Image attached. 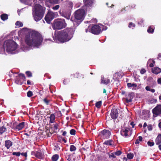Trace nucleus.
<instances>
[{"label":"nucleus","instance_id":"nucleus-1","mask_svg":"<svg viewBox=\"0 0 161 161\" xmlns=\"http://www.w3.org/2000/svg\"><path fill=\"white\" fill-rule=\"evenodd\" d=\"M25 41L29 47L25 46L22 44L21 48L23 51L25 52L30 50L32 47L39 48L42 44L43 38L40 34L33 30L30 32L29 36L25 37Z\"/></svg>","mask_w":161,"mask_h":161},{"label":"nucleus","instance_id":"nucleus-31","mask_svg":"<svg viewBox=\"0 0 161 161\" xmlns=\"http://www.w3.org/2000/svg\"><path fill=\"white\" fill-rule=\"evenodd\" d=\"M102 103L101 101H99L97 102L95 104L96 107L98 108H100L102 105Z\"/></svg>","mask_w":161,"mask_h":161},{"label":"nucleus","instance_id":"nucleus-19","mask_svg":"<svg viewBox=\"0 0 161 161\" xmlns=\"http://www.w3.org/2000/svg\"><path fill=\"white\" fill-rule=\"evenodd\" d=\"M59 13L61 16L64 17L67 19H68L70 18V14L69 13H68L66 14L64 12H61L60 11L59 12Z\"/></svg>","mask_w":161,"mask_h":161},{"label":"nucleus","instance_id":"nucleus-56","mask_svg":"<svg viewBox=\"0 0 161 161\" xmlns=\"http://www.w3.org/2000/svg\"><path fill=\"white\" fill-rule=\"evenodd\" d=\"M140 141H142V137L141 136L138 137V139Z\"/></svg>","mask_w":161,"mask_h":161},{"label":"nucleus","instance_id":"nucleus-36","mask_svg":"<svg viewBox=\"0 0 161 161\" xmlns=\"http://www.w3.org/2000/svg\"><path fill=\"white\" fill-rule=\"evenodd\" d=\"M112 141L111 140L107 141L105 142L104 144L108 145H112Z\"/></svg>","mask_w":161,"mask_h":161},{"label":"nucleus","instance_id":"nucleus-4","mask_svg":"<svg viewBox=\"0 0 161 161\" xmlns=\"http://www.w3.org/2000/svg\"><path fill=\"white\" fill-rule=\"evenodd\" d=\"M18 45L15 42L11 40L6 41L2 45V42L0 41V53L3 54L5 49L9 53L15 54L19 51L18 50Z\"/></svg>","mask_w":161,"mask_h":161},{"label":"nucleus","instance_id":"nucleus-7","mask_svg":"<svg viewBox=\"0 0 161 161\" xmlns=\"http://www.w3.org/2000/svg\"><path fill=\"white\" fill-rule=\"evenodd\" d=\"M107 29V26L102 24L94 25L91 28V31L92 33L98 35L101 32V30H106Z\"/></svg>","mask_w":161,"mask_h":161},{"label":"nucleus","instance_id":"nucleus-53","mask_svg":"<svg viewBox=\"0 0 161 161\" xmlns=\"http://www.w3.org/2000/svg\"><path fill=\"white\" fill-rule=\"evenodd\" d=\"M157 82L158 84H161V78H159L158 79Z\"/></svg>","mask_w":161,"mask_h":161},{"label":"nucleus","instance_id":"nucleus-35","mask_svg":"<svg viewBox=\"0 0 161 161\" xmlns=\"http://www.w3.org/2000/svg\"><path fill=\"white\" fill-rule=\"evenodd\" d=\"M147 31L148 33H153L154 31V29L152 28L150 26L149 27L147 30Z\"/></svg>","mask_w":161,"mask_h":161},{"label":"nucleus","instance_id":"nucleus-27","mask_svg":"<svg viewBox=\"0 0 161 161\" xmlns=\"http://www.w3.org/2000/svg\"><path fill=\"white\" fill-rule=\"evenodd\" d=\"M58 155L57 154L53 155L52 158V159L53 161H57L58 158Z\"/></svg>","mask_w":161,"mask_h":161},{"label":"nucleus","instance_id":"nucleus-40","mask_svg":"<svg viewBox=\"0 0 161 161\" xmlns=\"http://www.w3.org/2000/svg\"><path fill=\"white\" fill-rule=\"evenodd\" d=\"M147 145L150 147H152L154 145V142H153L148 141L147 143Z\"/></svg>","mask_w":161,"mask_h":161},{"label":"nucleus","instance_id":"nucleus-17","mask_svg":"<svg viewBox=\"0 0 161 161\" xmlns=\"http://www.w3.org/2000/svg\"><path fill=\"white\" fill-rule=\"evenodd\" d=\"M25 122H22L18 125L15 127V129L18 130H20L22 129L25 126Z\"/></svg>","mask_w":161,"mask_h":161},{"label":"nucleus","instance_id":"nucleus-16","mask_svg":"<svg viewBox=\"0 0 161 161\" xmlns=\"http://www.w3.org/2000/svg\"><path fill=\"white\" fill-rule=\"evenodd\" d=\"M129 132V130L127 129H123L120 131V133L123 136H128L127 133Z\"/></svg>","mask_w":161,"mask_h":161},{"label":"nucleus","instance_id":"nucleus-51","mask_svg":"<svg viewBox=\"0 0 161 161\" xmlns=\"http://www.w3.org/2000/svg\"><path fill=\"white\" fill-rule=\"evenodd\" d=\"M21 154L23 156H25V157H26L27 156V153H21Z\"/></svg>","mask_w":161,"mask_h":161},{"label":"nucleus","instance_id":"nucleus-28","mask_svg":"<svg viewBox=\"0 0 161 161\" xmlns=\"http://www.w3.org/2000/svg\"><path fill=\"white\" fill-rule=\"evenodd\" d=\"M76 150V147L74 145H71L70 146L69 150L71 152H74Z\"/></svg>","mask_w":161,"mask_h":161},{"label":"nucleus","instance_id":"nucleus-63","mask_svg":"<svg viewBox=\"0 0 161 161\" xmlns=\"http://www.w3.org/2000/svg\"><path fill=\"white\" fill-rule=\"evenodd\" d=\"M158 125L159 128L161 129V122L159 123Z\"/></svg>","mask_w":161,"mask_h":161},{"label":"nucleus","instance_id":"nucleus-10","mask_svg":"<svg viewBox=\"0 0 161 161\" xmlns=\"http://www.w3.org/2000/svg\"><path fill=\"white\" fill-rule=\"evenodd\" d=\"M111 133L108 130H104L101 132L100 133V136L104 139H108L111 135Z\"/></svg>","mask_w":161,"mask_h":161},{"label":"nucleus","instance_id":"nucleus-41","mask_svg":"<svg viewBox=\"0 0 161 161\" xmlns=\"http://www.w3.org/2000/svg\"><path fill=\"white\" fill-rule=\"evenodd\" d=\"M33 95L32 92L31 91H29L27 92V96L29 97H31Z\"/></svg>","mask_w":161,"mask_h":161},{"label":"nucleus","instance_id":"nucleus-62","mask_svg":"<svg viewBox=\"0 0 161 161\" xmlns=\"http://www.w3.org/2000/svg\"><path fill=\"white\" fill-rule=\"evenodd\" d=\"M27 84L28 85H30L31 84V83L30 81V80H27Z\"/></svg>","mask_w":161,"mask_h":161},{"label":"nucleus","instance_id":"nucleus-45","mask_svg":"<svg viewBox=\"0 0 161 161\" xmlns=\"http://www.w3.org/2000/svg\"><path fill=\"white\" fill-rule=\"evenodd\" d=\"M53 129L54 130H57L58 129V125L57 123H55L53 124Z\"/></svg>","mask_w":161,"mask_h":161},{"label":"nucleus","instance_id":"nucleus-42","mask_svg":"<svg viewBox=\"0 0 161 161\" xmlns=\"http://www.w3.org/2000/svg\"><path fill=\"white\" fill-rule=\"evenodd\" d=\"M26 74L27 76L28 77H31L32 76L31 73L29 71L26 72Z\"/></svg>","mask_w":161,"mask_h":161},{"label":"nucleus","instance_id":"nucleus-32","mask_svg":"<svg viewBox=\"0 0 161 161\" xmlns=\"http://www.w3.org/2000/svg\"><path fill=\"white\" fill-rule=\"evenodd\" d=\"M15 25L18 26L19 27H22L23 26V24L19 21H17L15 23Z\"/></svg>","mask_w":161,"mask_h":161},{"label":"nucleus","instance_id":"nucleus-25","mask_svg":"<svg viewBox=\"0 0 161 161\" xmlns=\"http://www.w3.org/2000/svg\"><path fill=\"white\" fill-rule=\"evenodd\" d=\"M127 86L128 88L133 87V88L132 89V90H133L134 88H136L137 86L136 84L135 83H127Z\"/></svg>","mask_w":161,"mask_h":161},{"label":"nucleus","instance_id":"nucleus-57","mask_svg":"<svg viewBox=\"0 0 161 161\" xmlns=\"http://www.w3.org/2000/svg\"><path fill=\"white\" fill-rule=\"evenodd\" d=\"M67 132L66 131H63L62 134V135L64 136L66 134Z\"/></svg>","mask_w":161,"mask_h":161},{"label":"nucleus","instance_id":"nucleus-11","mask_svg":"<svg viewBox=\"0 0 161 161\" xmlns=\"http://www.w3.org/2000/svg\"><path fill=\"white\" fill-rule=\"evenodd\" d=\"M153 112L154 114L157 116L161 114V105H159L153 109Z\"/></svg>","mask_w":161,"mask_h":161},{"label":"nucleus","instance_id":"nucleus-54","mask_svg":"<svg viewBox=\"0 0 161 161\" xmlns=\"http://www.w3.org/2000/svg\"><path fill=\"white\" fill-rule=\"evenodd\" d=\"M130 125L132 126V128H134L135 124H134V122H131L130 123Z\"/></svg>","mask_w":161,"mask_h":161},{"label":"nucleus","instance_id":"nucleus-23","mask_svg":"<svg viewBox=\"0 0 161 161\" xmlns=\"http://www.w3.org/2000/svg\"><path fill=\"white\" fill-rule=\"evenodd\" d=\"M155 63V61L154 60L149 59L147 62V65H149L150 67H153L154 66V64Z\"/></svg>","mask_w":161,"mask_h":161},{"label":"nucleus","instance_id":"nucleus-8","mask_svg":"<svg viewBox=\"0 0 161 161\" xmlns=\"http://www.w3.org/2000/svg\"><path fill=\"white\" fill-rule=\"evenodd\" d=\"M57 12H53L49 10L45 17V19L48 24H50L51 21L57 16Z\"/></svg>","mask_w":161,"mask_h":161},{"label":"nucleus","instance_id":"nucleus-59","mask_svg":"<svg viewBox=\"0 0 161 161\" xmlns=\"http://www.w3.org/2000/svg\"><path fill=\"white\" fill-rule=\"evenodd\" d=\"M70 156L69 155L68 156L69 157H68V158H67V160L68 161H70V160H71V158H70Z\"/></svg>","mask_w":161,"mask_h":161},{"label":"nucleus","instance_id":"nucleus-61","mask_svg":"<svg viewBox=\"0 0 161 161\" xmlns=\"http://www.w3.org/2000/svg\"><path fill=\"white\" fill-rule=\"evenodd\" d=\"M147 126V123H146V122H145V123H144V125H143V127H146Z\"/></svg>","mask_w":161,"mask_h":161},{"label":"nucleus","instance_id":"nucleus-12","mask_svg":"<svg viewBox=\"0 0 161 161\" xmlns=\"http://www.w3.org/2000/svg\"><path fill=\"white\" fill-rule=\"evenodd\" d=\"M118 115V111L117 109L114 108L111 110V116L112 119H116Z\"/></svg>","mask_w":161,"mask_h":161},{"label":"nucleus","instance_id":"nucleus-18","mask_svg":"<svg viewBox=\"0 0 161 161\" xmlns=\"http://www.w3.org/2000/svg\"><path fill=\"white\" fill-rule=\"evenodd\" d=\"M13 143L12 142L9 140H7L5 141V146L7 149H8L12 146Z\"/></svg>","mask_w":161,"mask_h":161},{"label":"nucleus","instance_id":"nucleus-37","mask_svg":"<svg viewBox=\"0 0 161 161\" xmlns=\"http://www.w3.org/2000/svg\"><path fill=\"white\" fill-rule=\"evenodd\" d=\"M21 154V153L19 152H14L12 153L13 155H15L19 157Z\"/></svg>","mask_w":161,"mask_h":161},{"label":"nucleus","instance_id":"nucleus-60","mask_svg":"<svg viewBox=\"0 0 161 161\" xmlns=\"http://www.w3.org/2000/svg\"><path fill=\"white\" fill-rule=\"evenodd\" d=\"M62 141L64 142L65 143H66L67 142L66 140L64 138H63L62 139Z\"/></svg>","mask_w":161,"mask_h":161},{"label":"nucleus","instance_id":"nucleus-43","mask_svg":"<svg viewBox=\"0 0 161 161\" xmlns=\"http://www.w3.org/2000/svg\"><path fill=\"white\" fill-rule=\"evenodd\" d=\"M59 8V6L58 5H56L55 6L53 7H52V9L54 10H58Z\"/></svg>","mask_w":161,"mask_h":161},{"label":"nucleus","instance_id":"nucleus-20","mask_svg":"<svg viewBox=\"0 0 161 161\" xmlns=\"http://www.w3.org/2000/svg\"><path fill=\"white\" fill-rule=\"evenodd\" d=\"M20 2L25 4L31 6L32 3V0H20Z\"/></svg>","mask_w":161,"mask_h":161},{"label":"nucleus","instance_id":"nucleus-15","mask_svg":"<svg viewBox=\"0 0 161 161\" xmlns=\"http://www.w3.org/2000/svg\"><path fill=\"white\" fill-rule=\"evenodd\" d=\"M152 72L153 73L157 75L161 72V69L156 67L152 69Z\"/></svg>","mask_w":161,"mask_h":161},{"label":"nucleus","instance_id":"nucleus-22","mask_svg":"<svg viewBox=\"0 0 161 161\" xmlns=\"http://www.w3.org/2000/svg\"><path fill=\"white\" fill-rule=\"evenodd\" d=\"M110 82V80L109 79H105L102 76H101V83L105 84H108Z\"/></svg>","mask_w":161,"mask_h":161},{"label":"nucleus","instance_id":"nucleus-3","mask_svg":"<svg viewBox=\"0 0 161 161\" xmlns=\"http://www.w3.org/2000/svg\"><path fill=\"white\" fill-rule=\"evenodd\" d=\"M85 4L83 6L82 8L79 9L76 11L75 13V19L74 21L71 19V21L73 22L75 25H78L79 24L77 22L76 20H80L81 22L83 20L84 18L87 9L89 7L91 6L93 3V0H83Z\"/></svg>","mask_w":161,"mask_h":161},{"label":"nucleus","instance_id":"nucleus-44","mask_svg":"<svg viewBox=\"0 0 161 161\" xmlns=\"http://www.w3.org/2000/svg\"><path fill=\"white\" fill-rule=\"evenodd\" d=\"M114 153H115V155L117 156H119L122 153L121 152L120 150Z\"/></svg>","mask_w":161,"mask_h":161},{"label":"nucleus","instance_id":"nucleus-55","mask_svg":"<svg viewBox=\"0 0 161 161\" xmlns=\"http://www.w3.org/2000/svg\"><path fill=\"white\" fill-rule=\"evenodd\" d=\"M139 141L138 140V139H137L136 140V141H135V143L136 144H139Z\"/></svg>","mask_w":161,"mask_h":161},{"label":"nucleus","instance_id":"nucleus-26","mask_svg":"<svg viewBox=\"0 0 161 161\" xmlns=\"http://www.w3.org/2000/svg\"><path fill=\"white\" fill-rule=\"evenodd\" d=\"M1 18L3 20H6L8 19V15L6 14H2L1 15Z\"/></svg>","mask_w":161,"mask_h":161},{"label":"nucleus","instance_id":"nucleus-14","mask_svg":"<svg viewBox=\"0 0 161 161\" xmlns=\"http://www.w3.org/2000/svg\"><path fill=\"white\" fill-rule=\"evenodd\" d=\"M35 156L36 157L40 159H43L44 157V153L40 150L36 152Z\"/></svg>","mask_w":161,"mask_h":161},{"label":"nucleus","instance_id":"nucleus-6","mask_svg":"<svg viewBox=\"0 0 161 161\" xmlns=\"http://www.w3.org/2000/svg\"><path fill=\"white\" fill-rule=\"evenodd\" d=\"M66 24L64 19H55L52 24V27L54 30H59L64 28Z\"/></svg>","mask_w":161,"mask_h":161},{"label":"nucleus","instance_id":"nucleus-49","mask_svg":"<svg viewBox=\"0 0 161 161\" xmlns=\"http://www.w3.org/2000/svg\"><path fill=\"white\" fill-rule=\"evenodd\" d=\"M146 72V70L145 69H142L140 71V73L142 74H143Z\"/></svg>","mask_w":161,"mask_h":161},{"label":"nucleus","instance_id":"nucleus-64","mask_svg":"<svg viewBox=\"0 0 161 161\" xmlns=\"http://www.w3.org/2000/svg\"><path fill=\"white\" fill-rule=\"evenodd\" d=\"M158 148L160 150H161V145H159Z\"/></svg>","mask_w":161,"mask_h":161},{"label":"nucleus","instance_id":"nucleus-47","mask_svg":"<svg viewBox=\"0 0 161 161\" xmlns=\"http://www.w3.org/2000/svg\"><path fill=\"white\" fill-rule=\"evenodd\" d=\"M44 103L47 105L48 104L49 102V100L47 99V98H45L43 100Z\"/></svg>","mask_w":161,"mask_h":161},{"label":"nucleus","instance_id":"nucleus-5","mask_svg":"<svg viewBox=\"0 0 161 161\" xmlns=\"http://www.w3.org/2000/svg\"><path fill=\"white\" fill-rule=\"evenodd\" d=\"M32 11L34 20L36 21H38L41 20L43 16L45 11V8L38 3H35Z\"/></svg>","mask_w":161,"mask_h":161},{"label":"nucleus","instance_id":"nucleus-34","mask_svg":"<svg viewBox=\"0 0 161 161\" xmlns=\"http://www.w3.org/2000/svg\"><path fill=\"white\" fill-rule=\"evenodd\" d=\"M109 156L110 158H116L115 154L114 153H109Z\"/></svg>","mask_w":161,"mask_h":161},{"label":"nucleus","instance_id":"nucleus-48","mask_svg":"<svg viewBox=\"0 0 161 161\" xmlns=\"http://www.w3.org/2000/svg\"><path fill=\"white\" fill-rule=\"evenodd\" d=\"M93 20H94V22H97V20L96 19H94V20L92 19L90 21H85V22L86 23H89L90 22H93Z\"/></svg>","mask_w":161,"mask_h":161},{"label":"nucleus","instance_id":"nucleus-9","mask_svg":"<svg viewBox=\"0 0 161 161\" xmlns=\"http://www.w3.org/2000/svg\"><path fill=\"white\" fill-rule=\"evenodd\" d=\"M25 77L24 74H20L16 76L15 82L17 84L21 85L25 80Z\"/></svg>","mask_w":161,"mask_h":161},{"label":"nucleus","instance_id":"nucleus-38","mask_svg":"<svg viewBox=\"0 0 161 161\" xmlns=\"http://www.w3.org/2000/svg\"><path fill=\"white\" fill-rule=\"evenodd\" d=\"M50 3L56 4L58 2V0H49Z\"/></svg>","mask_w":161,"mask_h":161},{"label":"nucleus","instance_id":"nucleus-29","mask_svg":"<svg viewBox=\"0 0 161 161\" xmlns=\"http://www.w3.org/2000/svg\"><path fill=\"white\" fill-rule=\"evenodd\" d=\"M6 129L4 126H2L0 128V133L2 134L6 131Z\"/></svg>","mask_w":161,"mask_h":161},{"label":"nucleus","instance_id":"nucleus-13","mask_svg":"<svg viewBox=\"0 0 161 161\" xmlns=\"http://www.w3.org/2000/svg\"><path fill=\"white\" fill-rule=\"evenodd\" d=\"M134 97V94L133 93H129L125 98L126 101L127 103L130 102L132 101V99Z\"/></svg>","mask_w":161,"mask_h":161},{"label":"nucleus","instance_id":"nucleus-24","mask_svg":"<svg viewBox=\"0 0 161 161\" xmlns=\"http://www.w3.org/2000/svg\"><path fill=\"white\" fill-rule=\"evenodd\" d=\"M156 144L158 145L161 143V134H159L156 139Z\"/></svg>","mask_w":161,"mask_h":161},{"label":"nucleus","instance_id":"nucleus-52","mask_svg":"<svg viewBox=\"0 0 161 161\" xmlns=\"http://www.w3.org/2000/svg\"><path fill=\"white\" fill-rule=\"evenodd\" d=\"M146 90L147 91H150V90H151V88L149 86H147L145 88Z\"/></svg>","mask_w":161,"mask_h":161},{"label":"nucleus","instance_id":"nucleus-30","mask_svg":"<svg viewBox=\"0 0 161 161\" xmlns=\"http://www.w3.org/2000/svg\"><path fill=\"white\" fill-rule=\"evenodd\" d=\"M67 5L69 9H71L73 7V3L70 1H68L67 3Z\"/></svg>","mask_w":161,"mask_h":161},{"label":"nucleus","instance_id":"nucleus-33","mask_svg":"<svg viewBox=\"0 0 161 161\" xmlns=\"http://www.w3.org/2000/svg\"><path fill=\"white\" fill-rule=\"evenodd\" d=\"M133 156L134 155L133 154L131 153H129L127 155V157L129 159H132L133 157Z\"/></svg>","mask_w":161,"mask_h":161},{"label":"nucleus","instance_id":"nucleus-2","mask_svg":"<svg viewBox=\"0 0 161 161\" xmlns=\"http://www.w3.org/2000/svg\"><path fill=\"white\" fill-rule=\"evenodd\" d=\"M75 31L73 28H66L55 33L53 40L58 43L69 41L72 38Z\"/></svg>","mask_w":161,"mask_h":161},{"label":"nucleus","instance_id":"nucleus-50","mask_svg":"<svg viewBox=\"0 0 161 161\" xmlns=\"http://www.w3.org/2000/svg\"><path fill=\"white\" fill-rule=\"evenodd\" d=\"M148 129L149 130H152L153 127L152 125H148L147 126Z\"/></svg>","mask_w":161,"mask_h":161},{"label":"nucleus","instance_id":"nucleus-58","mask_svg":"<svg viewBox=\"0 0 161 161\" xmlns=\"http://www.w3.org/2000/svg\"><path fill=\"white\" fill-rule=\"evenodd\" d=\"M150 91L152 93H154L155 92V90L154 89H151Z\"/></svg>","mask_w":161,"mask_h":161},{"label":"nucleus","instance_id":"nucleus-46","mask_svg":"<svg viewBox=\"0 0 161 161\" xmlns=\"http://www.w3.org/2000/svg\"><path fill=\"white\" fill-rule=\"evenodd\" d=\"M132 26L133 27H135V25L134 24H133L132 22H130L129 23L128 26L129 28H130Z\"/></svg>","mask_w":161,"mask_h":161},{"label":"nucleus","instance_id":"nucleus-21","mask_svg":"<svg viewBox=\"0 0 161 161\" xmlns=\"http://www.w3.org/2000/svg\"><path fill=\"white\" fill-rule=\"evenodd\" d=\"M55 115L53 114H51L49 117V121L50 123H53L55 122Z\"/></svg>","mask_w":161,"mask_h":161},{"label":"nucleus","instance_id":"nucleus-39","mask_svg":"<svg viewBox=\"0 0 161 161\" xmlns=\"http://www.w3.org/2000/svg\"><path fill=\"white\" fill-rule=\"evenodd\" d=\"M70 133L71 135H75V130L73 129L71 130L70 131Z\"/></svg>","mask_w":161,"mask_h":161}]
</instances>
